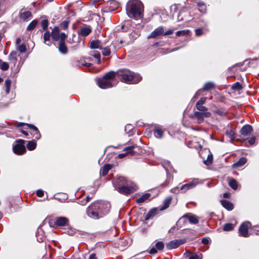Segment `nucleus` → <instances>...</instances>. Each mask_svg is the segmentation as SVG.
Listing matches in <instances>:
<instances>
[{
    "mask_svg": "<svg viewBox=\"0 0 259 259\" xmlns=\"http://www.w3.org/2000/svg\"><path fill=\"white\" fill-rule=\"evenodd\" d=\"M144 6L139 0H130L126 6V13L127 16L135 20L143 18Z\"/></svg>",
    "mask_w": 259,
    "mask_h": 259,
    "instance_id": "f03ea898",
    "label": "nucleus"
},
{
    "mask_svg": "<svg viewBox=\"0 0 259 259\" xmlns=\"http://www.w3.org/2000/svg\"><path fill=\"white\" fill-rule=\"evenodd\" d=\"M115 73L111 71L105 74L102 78L96 79L98 86L103 89H106L113 87L112 82L114 80Z\"/></svg>",
    "mask_w": 259,
    "mask_h": 259,
    "instance_id": "20e7f679",
    "label": "nucleus"
},
{
    "mask_svg": "<svg viewBox=\"0 0 259 259\" xmlns=\"http://www.w3.org/2000/svg\"><path fill=\"white\" fill-rule=\"evenodd\" d=\"M110 204L108 202L97 201L92 203L87 208V215L94 220L99 219L109 212Z\"/></svg>",
    "mask_w": 259,
    "mask_h": 259,
    "instance_id": "f257e3e1",
    "label": "nucleus"
},
{
    "mask_svg": "<svg viewBox=\"0 0 259 259\" xmlns=\"http://www.w3.org/2000/svg\"><path fill=\"white\" fill-rule=\"evenodd\" d=\"M66 36H67L66 34L64 32H62V33H60V39H60V41L65 42Z\"/></svg>",
    "mask_w": 259,
    "mask_h": 259,
    "instance_id": "bf43d9fd",
    "label": "nucleus"
},
{
    "mask_svg": "<svg viewBox=\"0 0 259 259\" xmlns=\"http://www.w3.org/2000/svg\"><path fill=\"white\" fill-rule=\"evenodd\" d=\"M135 149L134 146H128L124 148L123 151L127 154H131L133 152V150Z\"/></svg>",
    "mask_w": 259,
    "mask_h": 259,
    "instance_id": "8fccbe9b",
    "label": "nucleus"
},
{
    "mask_svg": "<svg viewBox=\"0 0 259 259\" xmlns=\"http://www.w3.org/2000/svg\"><path fill=\"white\" fill-rule=\"evenodd\" d=\"M52 37L53 40L58 41L60 39V30L58 27H55L52 31Z\"/></svg>",
    "mask_w": 259,
    "mask_h": 259,
    "instance_id": "f3484780",
    "label": "nucleus"
},
{
    "mask_svg": "<svg viewBox=\"0 0 259 259\" xmlns=\"http://www.w3.org/2000/svg\"><path fill=\"white\" fill-rule=\"evenodd\" d=\"M228 184L230 187L233 189V190H237L238 188V183L233 178H228Z\"/></svg>",
    "mask_w": 259,
    "mask_h": 259,
    "instance_id": "5701e85b",
    "label": "nucleus"
},
{
    "mask_svg": "<svg viewBox=\"0 0 259 259\" xmlns=\"http://www.w3.org/2000/svg\"><path fill=\"white\" fill-rule=\"evenodd\" d=\"M26 125L31 129H32L33 131H34L35 132H36V135L35 136V138L37 139V140H38L40 137V135L39 133V131L38 130V128H37V127H36L35 126H34V125L33 124H26Z\"/></svg>",
    "mask_w": 259,
    "mask_h": 259,
    "instance_id": "7c9ffc66",
    "label": "nucleus"
},
{
    "mask_svg": "<svg viewBox=\"0 0 259 259\" xmlns=\"http://www.w3.org/2000/svg\"><path fill=\"white\" fill-rule=\"evenodd\" d=\"M234 228V225L231 223H227L225 224L223 230L225 231H230L232 230Z\"/></svg>",
    "mask_w": 259,
    "mask_h": 259,
    "instance_id": "58836bf2",
    "label": "nucleus"
},
{
    "mask_svg": "<svg viewBox=\"0 0 259 259\" xmlns=\"http://www.w3.org/2000/svg\"><path fill=\"white\" fill-rule=\"evenodd\" d=\"M255 137H252L248 141V142L250 145L254 144L255 143Z\"/></svg>",
    "mask_w": 259,
    "mask_h": 259,
    "instance_id": "69168bd1",
    "label": "nucleus"
},
{
    "mask_svg": "<svg viewBox=\"0 0 259 259\" xmlns=\"http://www.w3.org/2000/svg\"><path fill=\"white\" fill-rule=\"evenodd\" d=\"M102 45L100 40H93L90 42V48L92 49H101Z\"/></svg>",
    "mask_w": 259,
    "mask_h": 259,
    "instance_id": "6ab92c4d",
    "label": "nucleus"
},
{
    "mask_svg": "<svg viewBox=\"0 0 259 259\" xmlns=\"http://www.w3.org/2000/svg\"><path fill=\"white\" fill-rule=\"evenodd\" d=\"M17 49L20 52V53H25L26 51V46L24 44H22L19 46H18L17 47Z\"/></svg>",
    "mask_w": 259,
    "mask_h": 259,
    "instance_id": "de8ad7c7",
    "label": "nucleus"
},
{
    "mask_svg": "<svg viewBox=\"0 0 259 259\" xmlns=\"http://www.w3.org/2000/svg\"><path fill=\"white\" fill-rule=\"evenodd\" d=\"M111 166L110 164H105L102 168L101 170V174L103 176H105L107 174L109 170L111 169Z\"/></svg>",
    "mask_w": 259,
    "mask_h": 259,
    "instance_id": "bb28decb",
    "label": "nucleus"
},
{
    "mask_svg": "<svg viewBox=\"0 0 259 259\" xmlns=\"http://www.w3.org/2000/svg\"><path fill=\"white\" fill-rule=\"evenodd\" d=\"M117 74L121 76V80L127 83H137L142 79V76L140 74L135 73L128 69L119 70L117 71Z\"/></svg>",
    "mask_w": 259,
    "mask_h": 259,
    "instance_id": "7ed1b4c3",
    "label": "nucleus"
},
{
    "mask_svg": "<svg viewBox=\"0 0 259 259\" xmlns=\"http://www.w3.org/2000/svg\"><path fill=\"white\" fill-rule=\"evenodd\" d=\"M36 236L37 237V240L38 242H41L44 240V232L41 228H39L37 229V232L36 233Z\"/></svg>",
    "mask_w": 259,
    "mask_h": 259,
    "instance_id": "b1692460",
    "label": "nucleus"
},
{
    "mask_svg": "<svg viewBox=\"0 0 259 259\" xmlns=\"http://www.w3.org/2000/svg\"><path fill=\"white\" fill-rule=\"evenodd\" d=\"M171 197H168L167 198H166L164 200V202H163V206L162 207V208L163 209H165L166 208H167L169 205V204L171 201Z\"/></svg>",
    "mask_w": 259,
    "mask_h": 259,
    "instance_id": "79ce46f5",
    "label": "nucleus"
},
{
    "mask_svg": "<svg viewBox=\"0 0 259 259\" xmlns=\"http://www.w3.org/2000/svg\"><path fill=\"white\" fill-rule=\"evenodd\" d=\"M11 85V80L8 78L5 81V92L7 94H9L10 91V87Z\"/></svg>",
    "mask_w": 259,
    "mask_h": 259,
    "instance_id": "473e14b6",
    "label": "nucleus"
},
{
    "mask_svg": "<svg viewBox=\"0 0 259 259\" xmlns=\"http://www.w3.org/2000/svg\"><path fill=\"white\" fill-rule=\"evenodd\" d=\"M154 134L157 138H161L163 136V132L160 127H157L154 130Z\"/></svg>",
    "mask_w": 259,
    "mask_h": 259,
    "instance_id": "c85d7f7f",
    "label": "nucleus"
},
{
    "mask_svg": "<svg viewBox=\"0 0 259 259\" xmlns=\"http://www.w3.org/2000/svg\"><path fill=\"white\" fill-rule=\"evenodd\" d=\"M207 98L206 97H202L201 98L197 103L196 105H203L204 104L206 101Z\"/></svg>",
    "mask_w": 259,
    "mask_h": 259,
    "instance_id": "13d9d810",
    "label": "nucleus"
},
{
    "mask_svg": "<svg viewBox=\"0 0 259 259\" xmlns=\"http://www.w3.org/2000/svg\"><path fill=\"white\" fill-rule=\"evenodd\" d=\"M37 22L36 21H35V20L32 21L27 26V30L28 31H30V30L33 29L35 27V26L37 24Z\"/></svg>",
    "mask_w": 259,
    "mask_h": 259,
    "instance_id": "49530a36",
    "label": "nucleus"
},
{
    "mask_svg": "<svg viewBox=\"0 0 259 259\" xmlns=\"http://www.w3.org/2000/svg\"><path fill=\"white\" fill-rule=\"evenodd\" d=\"M102 53L104 56H109L110 54V50L108 47L104 48L102 49Z\"/></svg>",
    "mask_w": 259,
    "mask_h": 259,
    "instance_id": "5fc2aeb1",
    "label": "nucleus"
},
{
    "mask_svg": "<svg viewBox=\"0 0 259 259\" xmlns=\"http://www.w3.org/2000/svg\"><path fill=\"white\" fill-rule=\"evenodd\" d=\"M51 36V33L49 31H46L44 35V42L47 44V41H49Z\"/></svg>",
    "mask_w": 259,
    "mask_h": 259,
    "instance_id": "864d4df0",
    "label": "nucleus"
},
{
    "mask_svg": "<svg viewBox=\"0 0 259 259\" xmlns=\"http://www.w3.org/2000/svg\"><path fill=\"white\" fill-rule=\"evenodd\" d=\"M253 131L252 126L249 124H245L240 130V133L244 136L249 135Z\"/></svg>",
    "mask_w": 259,
    "mask_h": 259,
    "instance_id": "2eb2a0df",
    "label": "nucleus"
},
{
    "mask_svg": "<svg viewBox=\"0 0 259 259\" xmlns=\"http://www.w3.org/2000/svg\"><path fill=\"white\" fill-rule=\"evenodd\" d=\"M59 50L60 53L63 54H66L67 53V48L65 45V42L60 41Z\"/></svg>",
    "mask_w": 259,
    "mask_h": 259,
    "instance_id": "393cba45",
    "label": "nucleus"
},
{
    "mask_svg": "<svg viewBox=\"0 0 259 259\" xmlns=\"http://www.w3.org/2000/svg\"><path fill=\"white\" fill-rule=\"evenodd\" d=\"M137 189V186L131 182L125 185L121 186L116 188L120 193L124 195L130 194L136 191Z\"/></svg>",
    "mask_w": 259,
    "mask_h": 259,
    "instance_id": "423d86ee",
    "label": "nucleus"
},
{
    "mask_svg": "<svg viewBox=\"0 0 259 259\" xmlns=\"http://www.w3.org/2000/svg\"><path fill=\"white\" fill-rule=\"evenodd\" d=\"M202 243L204 244H207L209 242V238H203L202 239L201 241Z\"/></svg>",
    "mask_w": 259,
    "mask_h": 259,
    "instance_id": "e2e57ef3",
    "label": "nucleus"
},
{
    "mask_svg": "<svg viewBox=\"0 0 259 259\" xmlns=\"http://www.w3.org/2000/svg\"><path fill=\"white\" fill-rule=\"evenodd\" d=\"M164 247V244L162 241H158L156 243L155 247H152L149 251V253L151 254H155L157 253L158 251H162Z\"/></svg>",
    "mask_w": 259,
    "mask_h": 259,
    "instance_id": "9b49d317",
    "label": "nucleus"
},
{
    "mask_svg": "<svg viewBox=\"0 0 259 259\" xmlns=\"http://www.w3.org/2000/svg\"><path fill=\"white\" fill-rule=\"evenodd\" d=\"M89 259H97L96 254L95 253L90 254Z\"/></svg>",
    "mask_w": 259,
    "mask_h": 259,
    "instance_id": "774afa93",
    "label": "nucleus"
},
{
    "mask_svg": "<svg viewBox=\"0 0 259 259\" xmlns=\"http://www.w3.org/2000/svg\"><path fill=\"white\" fill-rule=\"evenodd\" d=\"M164 33V28L160 26L155 29L148 36V38H156Z\"/></svg>",
    "mask_w": 259,
    "mask_h": 259,
    "instance_id": "4468645a",
    "label": "nucleus"
},
{
    "mask_svg": "<svg viewBox=\"0 0 259 259\" xmlns=\"http://www.w3.org/2000/svg\"><path fill=\"white\" fill-rule=\"evenodd\" d=\"M203 255L201 253L198 254H192L190 256L188 259H202Z\"/></svg>",
    "mask_w": 259,
    "mask_h": 259,
    "instance_id": "09e8293b",
    "label": "nucleus"
},
{
    "mask_svg": "<svg viewBox=\"0 0 259 259\" xmlns=\"http://www.w3.org/2000/svg\"><path fill=\"white\" fill-rule=\"evenodd\" d=\"M250 225L249 222L243 223L239 227V233L243 237H246L248 236V227Z\"/></svg>",
    "mask_w": 259,
    "mask_h": 259,
    "instance_id": "9d476101",
    "label": "nucleus"
},
{
    "mask_svg": "<svg viewBox=\"0 0 259 259\" xmlns=\"http://www.w3.org/2000/svg\"><path fill=\"white\" fill-rule=\"evenodd\" d=\"M150 196V194L149 193H145L142 195L141 197L137 199L136 202L138 203H142L144 202L146 200L148 199Z\"/></svg>",
    "mask_w": 259,
    "mask_h": 259,
    "instance_id": "cd10ccee",
    "label": "nucleus"
},
{
    "mask_svg": "<svg viewBox=\"0 0 259 259\" xmlns=\"http://www.w3.org/2000/svg\"><path fill=\"white\" fill-rule=\"evenodd\" d=\"M64 233L67 234L70 236H72L75 234V230L72 228L68 227L67 228L65 229Z\"/></svg>",
    "mask_w": 259,
    "mask_h": 259,
    "instance_id": "a19ab883",
    "label": "nucleus"
},
{
    "mask_svg": "<svg viewBox=\"0 0 259 259\" xmlns=\"http://www.w3.org/2000/svg\"><path fill=\"white\" fill-rule=\"evenodd\" d=\"M213 160V156L212 154H208L207 156V159L206 160H204V163L207 165H209L211 164Z\"/></svg>",
    "mask_w": 259,
    "mask_h": 259,
    "instance_id": "37998d69",
    "label": "nucleus"
},
{
    "mask_svg": "<svg viewBox=\"0 0 259 259\" xmlns=\"http://www.w3.org/2000/svg\"><path fill=\"white\" fill-rule=\"evenodd\" d=\"M36 193L37 196L38 197H42L44 194V191L41 190H37Z\"/></svg>",
    "mask_w": 259,
    "mask_h": 259,
    "instance_id": "680f3d73",
    "label": "nucleus"
},
{
    "mask_svg": "<svg viewBox=\"0 0 259 259\" xmlns=\"http://www.w3.org/2000/svg\"><path fill=\"white\" fill-rule=\"evenodd\" d=\"M199 7V11L202 13H205L206 12V6L203 2H199L197 3Z\"/></svg>",
    "mask_w": 259,
    "mask_h": 259,
    "instance_id": "2f4dec72",
    "label": "nucleus"
},
{
    "mask_svg": "<svg viewBox=\"0 0 259 259\" xmlns=\"http://www.w3.org/2000/svg\"><path fill=\"white\" fill-rule=\"evenodd\" d=\"M119 7V4L115 1H111L108 4L105 9L106 12H112L117 9Z\"/></svg>",
    "mask_w": 259,
    "mask_h": 259,
    "instance_id": "ddd939ff",
    "label": "nucleus"
},
{
    "mask_svg": "<svg viewBox=\"0 0 259 259\" xmlns=\"http://www.w3.org/2000/svg\"><path fill=\"white\" fill-rule=\"evenodd\" d=\"M185 14L187 15H189V13L188 12L181 11L179 13L178 16V21H181L185 20V19L183 17V16H185Z\"/></svg>",
    "mask_w": 259,
    "mask_h": 259,
    "instance_id": "ea45409f",
    "label": "nucleus"
},
{
    "mask_svg": "<svg viewBox=\"0 0 259 259\" xmlns=\"http://www.w3.org/2000/svg\"><path fill=\"white\" fill-rule=\"evenodd\" d=\"M174 32V30L169 29L168 31H166L164 33H163L164 35H168L172 34Z\"/></svg>",
    "mask_w": 259,
    "mask_h": 259,
    "instance_id": "338daca9",
    "label": "nucleus"
},
{
    "mask_svg": "<svg viewBox=\"0 0 259 259\" xmlns=\"http://www.w3.org/2000/svg\"><path fill=\"white\" fill-rule=\"evenodd\" d=\"M49 22L46 19L42 20L41 22V26L44 30H46L48 27Z\"/></svg>",
    "mask_w": 259,
    "mask_h": 259,
    "instance_id": "603ef678",
    "label": "nucleus"
},
{
    "mask_svg": "<svg viewBox=\"0 0 259 259\" xmlns=\"http://www.w3.org/2000/svg\"><path fill=\"white\" fill-rule=\"evenodd\" d=\"M91 32V29L90 27H83L80 29L79 34L81 36H87Z\"/></svg>",
    "mask_w": 259,
    "mask_h": 259,
    "instance_id": "c756f323",
    "label": "nucleus"
},
{
    "mask_svg": "<svg viewBox=\"0 0 259 259\" xmlns=\"http://www.w3.org/2000/svg\"><path fill=\"white\" fill-rule=\"evenodd\" d=\"M55 224L57 226H68L69 220L64 217H59L55 218Z\"/></svg>",
    "mask_w": 259,
    "mask_h": 259,
    "instance_id": "f8f14e48",
    "label": "nucleus"
},
{
    "mask_svg": "<svg viewBox=\"0 0 259 259\" xmlns=\"http://www.w3.org/2000/svg\"><path fill=\"white\" fill-rule=\"evenodd\" d=\"M75 37V35L73 34L72 38H69V39H68V42L70 44H73V43L75 42L76 40L74 39V37Z\"/></svg>",
    "mask_w": 259,
    "mask_h": 259,
    "instance_id": "0e129e2a",
    "label": "nucleus"
},
{
    "mask_svg": "<svg viewBox=\"0 0 259 259\" xmlns=\"http://www.w3.org/2000/svg\"><path fill=\"white\" fill-rule=\"evenodd\" d=\"M69 23L70 21L69 20H65L60 24V26L63 29H66L68 27Z\"/></svg>",
    "mask_w": 259,
    "mask_h": 259,
    "instance_id": "c03bdc74",
    "label": "nucleus"
},
{
    "mask_svg": "<svg viewBox=\"0 0 259 259\" xmlns=\"http://www.w3.org/2000/svg\"><path fill=\"white\" fill-rule=\"evenodd\" d=\"M201 182L198 179H193L190 182L183 185L180 189L177 187H175L170 190V192L173 193H178L181 191L182 192H186L188 190L191 189L195 187L198 184L201 183Z\"/></svg>",
    "mask_w": 259,
    "mask_h": 259,
    "instance_id": "39448f33",
    "label": "nucleus"
},
{
    "mask_svg": "<svg viewBox=\"0 0 259 259\" xmlns=\"http://www.w3.org/2000/svg\"><path fill=\"white\" fill-rule=\"evenodd\" d=\"M195 35L196 36H199L203 34V29L202 28H199L195 30Z\"/></svg>",
    "mask_w": 259,
    "mask_h": 259,
    "instance_id": "4d7b16f0",
    "label": "nucleus"
},
{
    "mask_svg": "<svg viewBox=\"0 0 259 259\" xmlns=\"http://www.w3.org/2000/svg\"><path fill=\"white\" fill-rule=\"evenodd\" d=\"M9 65L7 62H4L0 60V68L6 71L9 69Z\"/></svg>",
    "mask_w": 259,
    "mask_h": 259,
    "instance_id": "4c0bfd02",
    "label": "nucleus"
},
{
    "mask_svg": "<svg viewBox=\"0 0 259 259\" xmlns=\"http://www.w3.org/2000/svg\"><path fill=\"white\" fill-rule=\"evenodd\" d=\"M17 54L16 52H12L9 56V60L10 61H13L14 65L16 63V61H17Z\"/></svg>",
    "mask_w": 259,
    "mask_h": 259,
    "instance_id": "f704fd0d",
    "label": "nucleus"
},
{
    "mask_svg": "<svg viewBox=\"0 0 259 259\" xmlns=\"http://www.w3.org/2000/svg\"><path fill=\"white\" fill-rule=\"evenodd\" d=\"M20 18L24 20H26L31 17V13L29 11H21L19 14Z\"/></svg>",
    "mask_w": 259,
    "mask_h": 259,
    "instance_id": "4be33fe9",
    "label": "nucleus"
},
{
    "mask_svg": "<svg viewBox=\"0 0 259 259\" xmlns=\"http://www.w3.org/2000/svg\"><path fill=\"white\" fill-rule=\"evenodd\" d=\"M90 55L91 56H93L94 58L97 59V63L100 64L101 63V55L99 51H92L90 53Z\"/></svg>",
    "mask_w": 259,
    "mask_h": 259,
    "instance_id": "a878e982",
    "label": "nucleus"
},
{
    "mask_svg": "<svg viewBox=\"0 0 259 259\" xmlns=\"http://www.w3.org/2000/svg\"><path fill=\"white\" fill-rule=\"evenodd\" d=\"M221 204L228 210H232L234 208L233 204L230 201L227 200H221Z\"/></svg>",
    "mask_w": 259,
    "mask_h": 259,
    "instance_id": "a211bd4d",
    "label": "nucleus"
},
{
    "mask_svg": "<svg viewBox=\"0 0 259 259\" xmlns=\"http://www.w3.org/2000/svg\"><path fill=\"white\" fill-rule=\"evenodd\" d=\"M232 89L234 90H240L242 89V87L239 82H237L232 85Z\"/></svg>",
    "mask_w": 259,
    "mask_h": 259,
    "instance_id": "6e6d98bb",
    "label": "nucleus"
},
{
    "mask_svg": "<svg viewBox=\"0 0 259 259\" xmlns=\"http://www.w3.org/2000/svg\"><path fill=\"white\" fill-rule=\"evenodd\" d=\"M196 107L199 112H208L207 108L206 107L203 106V105H196Z\"/></svg>",
    "mask_w": 259,
    "mask_h": 259,
    "instance_id": "a18cd8bd",
    "label": "nucleus"
},
{
    "mask_svg": "<svg viewBox=\"0 0 259 259\" xmlns=\"http://www.w3.org/2000/svg\"><path fill=\"white\" fill-rule=\"evenodd\" d=\"M153 212L152 210L149 211L145 216V220L147 221L149 220L152 215Z\"/></svg>",
    "mask_w": 259,
    "mask_h": 259,
    "instance_id": "052dcab7",
    "label": "nucleus"
},
{
    "mask_svg": "<svg viewBox=\"0 0 259 259\" xmlns=\"http://www.w3.org/2000/svg\"><path fill=\"white\" fill-rule=\"evenodd\" d=\"M36 146V142L34 141H29L27 144V148L29 150H34Z\"/></svg>",
    "mask_w": 259,
    "mask_h": 259,
    "instance_id": "e433bc0d",
    "label": "nucleus"
},
{
    "mask_svg": "<svg viewBox=\"0 0 259 259\" xmlns=\"http://www.w3.org/2000/svg\"><path fill=\"white\" fill-rule=\"evenodd\" d=\"M24 144L25 141L23 140H18L16 141V144L13 147L14 152L17 155H21L25 153L26 149Z\"/></svg>",
    "mask_w": 259,
    "mask_h": 259,
    "instance_id": "0eeeda50",
    "label": "nucleus"
},
{
    "mask_svg": "<svg viewBox=\"0 0 259 259\" xmlns=\"http://www.w3.org/2000/svg\"><path fill=\"white\" fill-rule=\"evenodd\" d=\"M210 116L211 113L209 112H201L196 111L192 117L197 120L198 123H201L203 122L204 117H209Z\"/></svg>",
    "mask_w": 259,
    "mask_h": 259,
    "instance_id": "6e6552de",
    "label": "nucleus"
},
{
    "mask_svg": "<svg viewBox=\"0 0 259 259\" xmlns=\"http://www.w3.org/2000/svg\"><path fill=\"white\" fill-rule=\"evenodd\" d=\"M227 136L231 140L233 141L235 139V133L232 130H227L226 132Z\"/></svg>",
    "mask_w": 259,
    "mask_h": 259,
    "instance_id": "c9c22d12",
    "label": "nucleus"
},
{
    "mask_svg": "<svg viewBox=\"0 0 259 259\" xmlns=\"http://www.w3.org/2000/svg\"><path fill=\"white\" fill-rule=\"evenodd\" d=\"M214 88V84L211 82H208L206 83L203 88V90L208 91Z\"/></svg>",
    "mask_w": 259,
    "mask_h": 259,
    "instance_id": "72a5a7b5",
    "label": "nucleus"
},
{
    "mask_svg": "<svg viewBox=\"0 0 259 259\" xmlns=\"http://www.w3.org/2000/svg\"><path fill=\"white\" fill-rule=\"evenodd\" d=\"M189 30H180L177 32L176 35L177 36H180L181 35H186L189 34Z\"/></svg>",
    "mask_w": 259,
    "mask_h": 259,
    "instance_id": "3c124183",
    "label": "nucleus"
},
{
    "mask_svg": "<svg viewBox=\"0 0 259 259\" xmlns=\"http://www.w3.org/2000/svg\"><path fill=\"white\" fill-rule=\"evenodd\" d=\"M185 218H187L188 219L189 222L191 224H197L199 222L197 218L194 215L185 214L181 219H184Z\"/></svg>",
    "mask_w": 259,
    "mask_h": 259,
    "instance_id": "412c9836",
    "label": "nucleus"
},
{
    "mask_svg": "<svg viewBox=\"0 0 259 259\" xmlns=\"http://www.w3.org/2000/svg\"><path fill=\"white\" fill-rule=\"evenodd\" d=\"M185 242V239H176L168 242L166 244V246L168 249H172L178 248L180 245Z\"/></svg>",
    "mask_w": 259,
    "mask_h": 259,
    "instance_id": "1a4fd4ad",
    "label": "nucleus"
},
{
    "mask_svg": "<svg viewBox=\"0 0 259 259\" xmlns=\"http://www.w3.org/2000/svg\"><path fill=\"white\" fill-rule=\"evenodd\" d=\"M246 162L247 159L245 157H241L237 162L233 164V167L234 168H239L243 166Z\"/></svg>",
    "mask_w": 259,
    "mask_h": 259,
    "instance_id": "aec40b11",
    "label": "nucleus"
},
{
    "mask_svg": "<svg viewBox=\"0 0 259 259\" xmlns=\"http://www.w3.org/2000/svg\"><path fill=\"white\" fill-rule=\"evenodd\" d=\"M131 181L127 180L125 177H119L115 182V189L121 186H123L127 183H129Z\"/></svg>",
    "mask_w": 259,
    "mask_h": 259,
    "instance_id": "dca6fc26",
    "label": "nucleus"
}]
</instances>
